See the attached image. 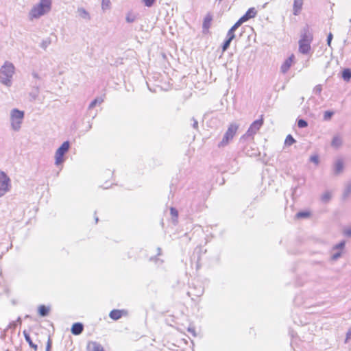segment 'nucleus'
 Masks as SVG:
<instances>
[{
  "label": "nucleus",
  "instance_id": "2f4dec72",
  "mask_svg": "<svg viewBox=\"0 0 351 351\" xmlns=\"http://www.w3.org/2000/svg\"><path fill=\"white\" fill-rule=\"evenodd\" d=\"M136 19V16L132 13H128L126 15L125 20L128 23H133Z\"/></svg>",
  "mask_w": 351,
  "mask_h": 351
},
{
  "label": "nucleus",
  "instance_id": "c9c22d12",
  "mask_svg": "<svg viewBox=\"0 0 351 351\" xmlns=\"http://www.w3.org/2000/svg\"><path fill=\"white\" fill-rule=\"evenodd\" d=\"M351 193V182H349L345 189L344 195L348 196Z\"/></svg>",
  "mask_w": 351,
  "mask_h": 351
},
{
  "label": "nucleus",
  "instance_id": "6ab92c4d",
  "mask_svg": "<svg viewBox=\"0 0 351 351\" xmlns=\"http://www.w3.org/2000/svg\"><path fill=\"white\" fill-rule=\"evenodd\" d=\"M23 334L25 336V339L26 341L29 343V346L32 348L34 350H37L38 346L36 344H34L32 342L30 336L25 331L23 332Z\"/></svg>",
  "mask_w": 351,
  "mask_h": 351
},
{
  "label": "nucleus",
  "instance_id": "1a4fd4ad",
  "mask_svg": "<svg viewBox=\"0 0 351 351\" xmlns=\"http://www.w3.org/2000/svg\"><path fill=\"white\" fill-rule=\"evenodd\" d=\"M213 20V16L210 14H206V16L204 19L203 25H202V32L204 34H207L209 31V28L211 25V21Z\"/></svg>",
  "mask_w": 351,
  "mask_h": 351
},
{
  "label": "nucleus",
  "instance_id": "79ce46f5",
  "mask_svg": "<svg viewBox=\"0 0 351 351\" xmlns=\"http://www.w3.org/2000/svg\"><path fill=\"white\" fill-rule=\"evenodd\" d=\"M191 121H193V123H192L193 128L194 129L197 130L198 129V122H197V121L195 119L192 118L191 119Z\"/></svg>",
  "mask_w": 351,
  "mask_h": 351
},
{
  "label": "nucleus",
  "instance_id": "8fccbe9b",
  "mask_svg": "<svg viewBox=\"0 0 351 351\" xmlns=\"http://www.w3.org/2000/svg\"><path fill=\"white\" fill-rule=\"evenodd\" d=\"M95 221H96V223L98 221V217H95Z\"/></svg>",
  "mask_w": 351,
  "mask_h": 351
},
{
  "label": "nucleus",
  "instance_id": "412c9836",
  "mask_svg": "<svg viewBox=\"0 0 351 351\" xmlns=\"http://www.w3.org/2000/svg\"><path fill=\"white\" fill-rule=\"evenodd\" d=\"M104 102V99L102 97H97L91 103L89 104L88 109L93 108L97 104H101Z\"/></svg>",
  "mask_w": 351,
  "mask_h": 351
},
{
  "label": "nucleus",
  "instance_id": "5701e85b",
  "mask_svg": "<svg viewBox=\"0 0 351 351\" xmlns=\"http://www.w3.org/2000/svg\"><path fill=\"white\" fill-rule=\"evenodd\" d=\"M295 143V140L291 134H289L287 136L285 141V145L291 146Z\"/></svg>",
  "mask_w": 351,
  "mask_h": 351
},
{
  "label": "nucleus",
  "instance_id": "a878e982",
  "mask_svg": "<svg viewBox=\"0 0 351 351\" xmlns=\"http://www.w3.org/2000/svg\"><path fill=\"white\" fill-rule=\"evenodd\" d=\"M341 144V141L339 137L335 136L332 141V145L334 147H339Z\"/></svg>",
  "mask_w": 351,
  "mask_h": 351
},
{
  "label": "nucleus",
  "instance_id": "7c9ffc66",
  "mask_svg": "<svg viewBox=\"0 0 351 351\" xmlns=\"http://www.w3.org/2000/svg\"><path fill=\"white\" fill-rule=\"evenodd\" d=\"M231 42H232L231 40L226 38V40L224 41V43H223V45H222V51H226L228 49Z\"/></svg>",
  "mask_w": 351,
  "mask_h": 351
},
{
  "label": "nucleus",
  "instance_id": "bb28decb",
  "mask_svg": "<svg viewBox=\"0 0 351 351\" xmlns=\"http://www.w3.org/2000/svg\"><path fill=\"white\" fill-rule=\"evenodd\" d=\"M298 126L300 128H304L308 126V123L306 120L300 119L298 121Z\"/></svg>",
  "mask_w": 351,
  "mask_h": 351
},
{
  "label": "nucleus",
  "instance_id": "20e7f679",
  "mask_svg": "<svg viewBox=\"0 0 351 351\" xmlns=\"http://www.w3.org/2000/svg\"><path fill=\"white\" fill-rule=\"evenodd\" d=\"M25 116L24 111L17 108H13L10 113V125L12 130L15 132L20 130Z\"/></svg>",
  "mask_w": 351,
  "mask_h": 351
},
{
  "label": "nucleus",
  "instance_id": "37998d69",
  "mask_svg": "<svg viewBox=\"0 0 351 351\" xmlns=\"http://www.w3.org/2000/svg\"><path fill=\"white\" fill-rule=\"evenodd\" d=\"M341 252H337L332 254V260H337L341 256Z\"/></svg>",
  "mask_w": 351,
  "mask_h": 351
},
{
  "label": "nucleus",
  "instance_id": "ddd939ff",
  "mask_svg": "<svg viewBox=\"0 0 351 351\" xmlns=\"http://www.w3.org/2000/svg\"><path fill=\"white\" fill-rule=\"evenodd\" d=\"M344 164L343 161L341 159H338L335 161L334 164V173L335 175H339L343 171Z\"/></svg>",
  "mask_w": 351,
  "mask_h": 351
},
{
  "label": "nucleus",
  "instance_id": "3c124183",
  "mask_svg": "<svg viewBox=\"0 0 351 351\" xmlns=\"http://www.w3.org/2000/svg\"><path fill=\"white\" fill-rule=\"evenodd\" d=\"M18 322H21V318L20 317L18 318Z\"/></svg>",
  "mask_w": 351,
  "mask_h": 351
},
{
  "label": "nucleus",
  "instance_id": "39448f33",
  "mask_svg": "<svg viewBox=\"0 0 351 351\" xmlns=\"http://www.w3.org/2000/svg\"><path fill=\"white\" fill-rule=\"evenodd\" d=\"M238 128L239 125L237 123H231L229 125L227 131L224 134L222 140L219 143L218 147H223L226 146L230 143V141L233 138Z\"/></svg>",
  "mask_w": 351,
  "mask_h": 351
},
{
  "label": "nucleus",
  "instance_id": "e433bc0d",
  "mask_svg": "<svg viewBox=\"0 0 351 351\" xmlns=\"http://www.w3.org/2000/svg\"><path fill=\"white\" fill-rule=\"evenodd\" d=\"M310 161L315 163V165H318L319 160L317 155H313L310 157Z\"/></svg>",
  "mask_w": 351,
  "mask_h": 351
},
{
  "label": "nucleus",
  "instance_id": "72a5a7b5",
  "mask_svg": "<svg viewBox=\"0 0 351 351\" xmlns=\"http://www.w3.org/2000/svg\"><path fill=\"white\" fill-rule=\"evenodd\" d=\"M156 0H142V2L147 7H152L155 3Z\"/></svg>",
  "mask_w": 351,
  "mask_h": 351
},
{
  "label": "nucleus",
  "instance_id": "393cba45",
  "mask_svg": "<svg viewBox=\"0 0 351 351\" xmlns=\"http://www.w3.org/2000/svg\"><path fill=\"white\" fill-rule=\"evenodd\" d=\"M331 198V193L328 191H326L322 195V201L324 202H328Z\"/></svg>",
  "mask_w": 351,
  "mask_h": 351
},
{
  "label": "nucleus",
  "instance_id": "c03bdc74",
  "mask_svg": "<svg viewBox=\"0 0 351 351\" xmlns=\"http://www.w3.org/2000/svg\"><path fill=\"white\" fill-rule=\"evenodd\" d=\"M51 347V341L50 338H49L48 341H47V346H46V351H50Z\"/></svg>",
  "mask_w": 351,
  "mask_h": 351
},
{
  "label": "nucleus",
  "instance_id": "cd10ccee",
  "mask_svg": "<svg viewBox=\"0 0 351 351\" xmlns=\"http://www.w3.org/2000/svg\"><path fill=\"white\" fill-rule=\"evenodd\" d=\"M243 23L245 21L240 18L231 28L236 31Z\"/></svg>",
  "mask_w": 351,
  "mask_h": 351
},
{
  "label": "nucleus",
  "instance_id": "c85d7f7f",
  "mask_svg": "<svg viewBox=\"0 0 351 351\" xmlns=\"http://www.w3.org/2000/svg\"><path fill=\"white\" fill-rule=\"evenodd\" d=\"M234 32L233 29L230 28L227 33L226 38L232 40L235 38Z\"/></svg>",
  "mask_w": 351,
  "mask_h": 351
},
{
  "label": "nucleus",
  "instance_id": "2eb2a0df",
  "mask_svg": "<svg viewBox=\"0 0 351 351\" xmlns=\"http://www.w3.org/2000/svg\"><path fill=\"white\" fill-rule=\"evenodd\" d=\"M84 330V326L82 323L77 322L73 324L71 327V332L74 335H80Z\"/></svg>",
  "mask_w": 351,
  "mask_h": 351
},
{
  "label": "nucleus",
  "instance_id": "ea45409f",
  "mask_svg": "<svg viewBox=\"0 0 351 351\" xmlns=\"http://www.w3.org/2000/svg\"><path fill=\"white\" fill-rule=\"evenodd\" d=\"M170 212H171V215L173 217H178V210H177L176 208H171V209H170Z\"/></svg>",
  "mask_w": 351,
  "mask_h": 351
},
{
  "label": "nucleus",
  "instance_id": "0eeeda50",
  "mask_svg": "<svg viewBox=\"0 0 351 351\" xmlns=\"http://www.w3.org/2000/svg\"><path fill=\"white\" fill-rule=\"evenodd\" d=\"M263 124V120L262 119L254 121L251 124L246 133L241 136V140L245 139L248 137H252L253 138L254 134H255L260 130Z\"/></svg>",
  "mask_w": 351,
  "mask_h": 351
},
{
  "label": "nucleus",
  "instance_id": "7ed1b4c3",
  "mask_svg": "<svg viewBox=\"0 0 351 351\" xmlns=\"http://www.w3.org/2000/svg\"><path fill=\"white\" fill-rule=\"evenodd\" d=\"M15 71L14 64L6 61L0 69V82L3 85L10 87L12 86V78Z\"/></svg>",
  "mask_w": 351,
  "mask_h": 351
},
{
  "label": "nucleus",
  "instance_id": "a211bd4d",
  "mask_svg": "<svg viewBox=\"0 0 351 351\" xmlns=\"http://www.w3.org/2000/svg\"><path fill=\"white\" fill-rule=\"evenodd\" d=\"M49 307H47L45 305H40L38 307V313L40 316L45 317L49 314Z\"/></svg>",
  "mask_w": 351,
  "mask_h": 351
},
{
  "label": "nucleus",
  "instance_id": "9b49d317",
  "mask_svg": "<svg viewBox=\"0 0 351 351\" xmlns=\"http://www.w3.org/2000/svg\"><path fill=\"white\" fill-rule=\"evenodd\" d=\"M294 59V55L292 54L290 57H289L282 64L280 67V71L282 73H285L290 69L291 64Z\"/></svg>",
  "mask_w": 351,
  "mask_h": 351
},
{
  "label": "nucleus",
  "instance_id": "4c0bfd02",
  "mask_svg": "<svg viewBox=\"0 0 351 351\" xmlns=\"http://www.w3.org/2000/svg\"><path fill=\"white\" fill-rule=\"evenodd\" d=\"M333 38V35L332 33H329L327 37V45L330 47L331 45V42Z\"/></svg>",
  "mask_w": 351,
  "mask_h": 351
},
{
  "label": "nucleus",
  "instance_id": "58836bf2",
  "mask_svg": "<svg viewBox=\"0 0 351 351\" xmlns=\"http://www.w3.org/2000/svg\"><path fill=\"white\" fill-rule=\"evenodd\" d=\"M343 233L346 236L351 237V227L346 228L343 231Z\"/></svg>",
  "mask_w": 351,
  "mask_h": 351
},
{
  "label": "nucleus",
  "instance_id": "a18cd8bd",
  "mask_svg": "<svg viewBox=\"0 0 351 351\" xmlns=\"http://www.w3.org/2000/svg\"><path fill=\"white\" fill-rule=\"evenodd\" d=\"M38 90L36 89L35 93H30V96L34 99H36L38 96Z\"/></svg>",
  "mask_w": 351,
  "mask_h": 351
},
{
  "label": "nucleus",
  "instance_id": "c756f323",
  "mask_svg": "<svg viewBox=\"0 0 351 351\" xmlns=\"http://www.w3.org/2000/svg\"><path fill=\"white\" fill-rule=\"evenodd\" d=\"M110 0H102L101 8L105 10L110 8Z\"/></svg>",
  "mask_w": 351,
  "mask_h": 351
},
{
  "label": "nucleus",
  "instance_id": "49530a36",
  "mask_svg": "<svg viewBox=\"0 0 351 351\" xmlns=\"http://www.w3.org/2000/svg\"><path fill=\"white\" fill-rule=\"evenodd\" d=\"M8 191L0 187V197L3 196Z\"/></svg>",
  "mask_w": 351,
  "mask_h": 351
},
{
  "label": "nucleus",
  "instance_id": "423d86ee",
  "mask_svg": "<svg viewBox=\"0 0 351 351\" xmlns=\"http://www.w3.org/2000/svg\"><path fill=\"white\" fill-rule=\"evenodd\" d=\"M70 148V143L64 141L60 147L56 150L55 154V165L58 166L62 164L64 161V156L69 151Z\"/></svg>",
  "mask_w": 351,
  "mask_h": 351
},
{
  "label": "nucleus",
  "instance_id": "09e8293b",
  "mask_svg": "<svg viewBox=\"0 0 351 351\" xmlns=\"http://www.w3.org/2000/svg\"><path fill=\"white\" fill-rule=\"evenodd\" d=\"M189 332H194V330L193 329H191V328H189L188 330Z\"/></svg>",
  "mask_w": 351,
  "mask_h": 351
},
{
  "label": "nucleus",
  "instance_id": "9d476101",
  "mask_svg": "<svg viewBox=\"0 0 351 351\" xmlns=\"http://www.w3.org/2000/svg\"><path fill=\"white\" fill-rule=\"evenodd\" d=\"M127 312L125 310L114 309L110 312L109 317L113 320L119 319L123 315H126Z\"/></svg>",
  "mask_w": 351,
  "mask_h": 351
},
{
  "label": "nucleus",
  "instance_id": "4be33fe9",
  "mask_svg": "<svg viewBox=\"0 0 351 351\" xmlns=\"http://www.w3.org/2000/svg\"><path fill=\"white\" fill-rule=\"evenodd\" d=\"M51 39L50 38H47L40 43V47L46 50L47 48L51 45Z\"/></svg>",
  "mask_w": 351,
  "mask_h": 351
},
{
  "label": "nucleus",
  "instance_id": "6e6552de",
  "mask_svg": "<svg viewBox=\"0 0 351 351\" xmlns=\"http://www.w3.org/2000/svg\"><path fill=\"white\" fill-rule=\"evenodd\" d=\"M0 187H1L2 189H5L7 191H10V179L3 171L0 172Z\"/></svg>",
  "mask_w": 351,
  "mask_h": 351
},
{
  "label": "nucleus",
  "instance_id": "f257e3e1",
  "mask_svg": "<svg viewBox=\"0 0 351 351\" xmlns=\"http://www.w3.org/2000/svg\"><path fill=\"white\" fill-rule=\"evenodd\" d=\"M313 41V34L310 32L308 27H304L301 33L300 38L298 41V51L300 53L308 55L311 53V44Z\"/></svg>",
  "mask_w": 351,
  "mask_h": 351
},
{
  "label": "nucleus",
  "instance_id": "473e14b6",
  "mask_svg": "<svg viewBox=\"0 0 351 351\" xmlns=\"http://www.w3.org/2000/svg\"><path fill=\"white\" fill-rule=\"evenodd\" d=\"M334 112L332 111H326L324 114V120H329L333 115Z\"/></svg>",
  "mask_w": 351,
  "mask_h": 351
},
{
  "label": "nucleus",
  "instance_id": "f03ea898",
  "mask_svg": "<svg viewBox=\"0 0 351 351\" xmlns=\"http://www.w3.org/2000/svg\"><path fill=\"white\" fill-rule=\"evenodd\" d=\"M51 9V0H40L39 3L34 5L29 12V16L31 20L38 19L47 14Z\"/></svg>",
  "mask_w": 351,
  "mask_h": 351
},
{
  "label": "nucleus",
  "instance_id": "a19ab883",
  "mask_svg": "<svg viewBox=\"0 0 351 351\" xmlns=\"http://www.w3.org/2000/svg\"><path fill=\"white\" fill-rule=\"evenodd\" d=\"M345 246V241H341L339 243L337 244L334 249H343Z\"/></svg>",
  "mask_w": 351,
  "mask_h": 351
},
{
  "label": "nucleus",
  "instance_id": "de8ad7c7",
  "mask_svg": "<svg viewBox=\"0 0 351 351\" xmlns=\"http://www.w3.org/2000/svg\"><path fill=\"white\" fill-rule=\"evenodd\" d=\"M32 76L34 78H36V79H39L40 78L38 74L37 73H35V72L32 73Z\"/></svg>",
  "mask_w": 351,
  "mask_h": 351
},
{
  "label": "nucleus",
  "instance_id": "dca6fc26",
  "mask_svg": "<svg viewBox=\"0 0 351 351\" xmlns=\"http://www.w3.org/2000/svg\"><path fill=\"white\" fill-rule=\"evenodd\" d=\"M304 0H294L293 2V14L298 15L302 7Z\"/></svg>",
  "mask_w": 351,
  "mask_h": 351
},
{
  "label": "nucleus",
  "instance_id": "f3484780",
  "mask_svg": "<svg viewBox=\"0 0 351 351\" xmlns=\"http://www.w3.org/2000/svg\"><path fill=\"white\" fill-rule=\"evenodd\" d=\"M77 14L78 15L84 19H86V20H90V14L83 8H79L77 9Z\"/></svg>",
  "mask_w": 351,
  "mask_h": 351
},
{
  "label": "nucleus",
  "instance_id": "f8f14e48",
  "mask_svg": "<svg viewBox=\"0 0 351 351\" xmlns=\"http://www.w3.org/2000/svg\"><path fill=\"white\" fill-rule=\"evenodd\" d=\"M87 350L88 351H104L103 346L96 341L88 342Z\"/></svg>",
  "mask_w": 351,
  "mask_h": 351
},
{
  "label": "nucleus",
  "instance_id": "b1692460",
  "mask_svg": "<svg viewBox=\"0 0 351 351\" xmlns=\"http://www.w3.org/2000/svg\"><path fill=\"white\" fill-rule=\"evenodd\" d=\"M311 213L308 211H300L296 214V217L298 219L308 218Z\"/></svg>",
  "mask_w": 351,
  "mask_h": 351
},
{
  "label": "nucleus",
  "instance_id": "f704fd0d",
  "mask_svg": "<svg viewBox=\"0 0 351 351\" xmlns=\"http://www.w3.org/2000/svg\"><path fill=\"white\" fill-rule=\"evenodd\" d=\"M322 90V86L320 84H318L315 86L313 88V93L317 95H319Z\"/></svg>",
  "mask_w": 351,
  "mask_h": 351
},
{
  "label": "nucleus",
  "instance_id": "4468645a",
  "mask_svg": "<svg viewBox=\"0 0 351 351\" xmlns=\"http://www.w3.org/2000/svg\"><path fill=\"white\" fill-rule=\"evenodd\" d=\"M257 12L254 8H251L248 9V10L246 12V13L242 16L241 18L242 20H243L245 22L247 21L250 19H252L255 17L256 15Z\"/></svg>",
  "mask_w": 351,
  "mask_h": 351
},
{
  "label": "nucleus",
  "instance_id": "aec40b11",
  "mask_svg": "<svg viewBox=\"0 0 351 351\" xmlns=\"http://www.w3.org/2000/svg\"><path fill=\"white\" fill-rule=\"evenodd\" d=\"M342 78L348 82L351 79V70L349 69H345L342 71Z\"/></svg>",
  "mask_w": 351,
  "mask_h": 351
}]
</instances>
